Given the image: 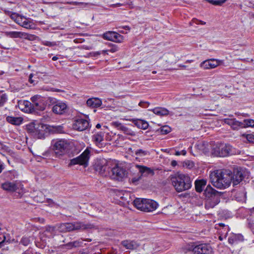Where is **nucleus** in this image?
Here are the masks:
<instances>
[{
  "instance_id": "nucleus-1",
  "label": "nucleus",
  "mask_w": 254,
  "mask_h": 254,
  "mask_svg": "<svg viewBox=\"0 0 254 254\" xmlns=\"http://www.w3.org/2000/svg\"><path fill=\"white\" fill-rule=\"evenodd\" d=\"M211 184L218 189H225L231 183V171L229 170H217L209 175Z\"/></svg>"
},
{
  "instance_id": "nucleus-2",
  "label": "nucleus",
  "mask_w": 254,
  "mask_h": 254,
  "mask_svg": "<svg viewBox=\"0 0 254 254\" xmlns=\"http://www.w3.org/2000/svg\"><path fill=\"white\" fill-rule=\"evenodd\" d=\"M171 181L175 190L178 192L188 190L191 187V180L188 175L180 174L171 176Z\"/></svg>"
},
{
  "instance_id": "nucleus-3",
  "label": "nucleus",
  "mask_w": 254,
  "mask_h": 254,
  "mask_svg": "<svg viewBox=\"0 0 254 254\" xmlns=\"http://www.w3.org/2000/svg\"><path fill=\"white\" fill-rule=\"evenodd\" d=\"M133 205L141 211L152 212L156 209L158 204L152 199L136 198L133 200Z\"/></svg>"
},
{
  "instance_id": "nucleus-4",
  "label": "nucleus",
  "mask_w": 254,
  "mask_h": 254,
  "mask_svg": "<svg viewBox=\"0 0 254 254\" xmlns=\"http://www.w3.org/2000/svg\"><path fill=\"white\" fill-rule=\"evenodd\" d=\"M207 192L208 199L205 204L206 208H213L219 203L222 193L212 188L207 189L205 193Z\"/></svg>"
},
{
  "instance_id": "nucleus-5",
  "label": "nucleus",
  "mask_w": 254,
  "mask_h": 254,
  "mask_svg": "<svg viewBox=\"0 0 254 254\" xmlns=\"http://www.w3.org/2000/svg\"><path fill=\"white\" fill-rule=\"evenodd\" d=\"M69 145V143L65 140L60 139L53 141V149L56 156L60 157L68 151Z\"/></svg>"
},
{
  "instance_id": "nucleus-6",
  "label": "nucleus",
  "mask_w": 254,
  "mask_h": 254,
  "mask_svg": "<svg viewBox=\"0 0 254 254\" xmlns=\"http://www.w3.org/2000/svg\"><path fill=\"white\" fill-rule=\"evenodd\" d=\"M127 172L123 167L116 165L112 169L110 174V178L116 181H122L127 177Z\"/></svg>"
},
{
  "instance_id": "nucleus-7",
  "label": "nucleus",
  "mask_w": 254,
  "mask_h": 254,
  "mask_svg": "<svg viewBox=\"0 0 254 254\" xmlns=\"http://www.w3.org/2000/svg\"><path fill=\"white\" fill-rule=\"evenodd\" d=\"M90 150L89 148H87L80 156L71 159L69 165L79 164L85 167H87L90 158Z\"/></svg>"
},
{
  "instance_id": "nucleus-8",
  "label": "nucleus",
  "mask_w": 254,
  "mask_h": 254,
  "mask_svg": "<svg viewBox=\"0 0 254 254\" xmlns=\"http://www.w3.org/2000/svg\"><path fill=\"white\" fill-rule=\"evenodd\" d=\"M1 188L4 190L9 192H17L19 194L23 192V185L17 181H6L1 185Z\"/></svg>"
},
{
  "instance_id": "nucleus-9",
  "label": "nucleus",
  "mask_w": 254,
  "mask_h": 254,
  "mask_svg": "<svg viewBox=\"0 0 254 254\" xmlns=\"http://www.w3.org/2000/svg\"><path fill=\"white\" fill-rule=\"evenodd\" d=\"M232 146L229 144L217 145L213 147L212 153L213 155L218 157H226L231 154Z\"/></svg>"
},
{
  "instance_id": "nucleus-10",
  "label": "nucleus",
  "mask_w": 254,
  "mask_h": 254,
  "mask_svg": "<svg viewBox=\"0 0 254 254\" xmlns=\"http://www.w3.org/2000/svg\"><path fill=\"white\" fill-rule=\"evenodd\" d=\"M49 102L54 105L52 108V111L54 113L63 115L66 112L67 106L64 102L51 97H49Z\"/></svg>"
},
{
  "instance_id": "nucleus-11",
  "label": "nucleus",
  "mask_w": 254,
  "mask_h": 254,
  "mask_svg": "<svg viewBox=\"0 0 254 254\" xmlns=\"http://www.w3.org/2000/svg\"><path fill=\"white\" fill-rule=\"evenodd\" d=\"M189 250L195 254H211L213 252L210 245L205 243L192 245Z\"/></svg>"
},
{
  "instance_id": "nucleus-12",
  "label": "nucleus",
  "mask_w": 254,
  "mask_h": 254,
  "mask_svg": "<svg viewBox=\"0 0 254 254\" xmlns=\"http://www.w3.org/2000/svg\"><path fill=\"white\" fill-rule=\"evenodd\" d=\"M246 171L242 168H237L231 172V183L233 185H237L244 179L246 176Z\"/></svg>"
},
{
  "instance_id": "nucleus-13",
  "label": "nucleus",
  "mask_w": 254,
  "mask_h": 254,
  "mask_svg": "<svg viewBox=\"0 0 254 254\" xmlns=\"http://www.w3.org/2000/svg\"><path fill=\"white\" fill-rule=\"evenodd\" d=\"M223 64L222 60L212 59L203 61L200 64V66L204 69H210L215 68Z\"/></svg>"
},
{
  "instance_id": "nucleus-14",
  "label": "nucleus",
  "mask_w": 254,
  "mask_h": 254,
  "mask_svg": "<svg viewBox=\"0 0 254 254\" xmlns=\"http://www.w3.org/2000/svg\"><path fill=\"white\" fill-rule=\"evenodd\" d=\"M95 169L103 176H107L108 175L110 176L111 170L105 160L96 163L95 165Z\"/></svg>"
},
{
  "instance_id": "nucleus-15",
  "label": "nucleus",
  "mask_w": 254,
  "mask_h": 254,
  "mask_svg": "<svg viewBox=\"0 0 254 254\" xmlns=\"http://www.w3.org/2000/svg\"><path fill=\"white\" fill-rule=\"evenodd\" d=\"M103 37L104 39L117 43H121L124 40V37L122 35L113 31H108L105 33L103 35Z\"/></svg>"
},
{
  "instance_id": "nucleus-16",
  "label": "nucleus",
  "mask_w": 254,
  "mask_h": 254,
  "mask_svg": "<svg viewBox=\"0 0 254 254\" xmlns=\"http://www.w3.org/2000/svg\"><path fill=\"white\" fill-rule=\"evenodd\" d=\"M89 125V122L83 119H77L73 125L74 129L79 130L83 131L88 128Z\"/></svg>"
},
{
  "instance_id": "nucleus-17",
  "label": "nucleus",
  "mask_w": 254,
  "mask_h": 254,
  "mask_svg": "<svg viewBox=\"0 0 254 254\" xmlns=\"http://www.w3.org/2000/svg\"><path fill=\"white\" fill-rule=\"evenodd\" d=\"M15 21L16 23L21 26L27 29H33L34 28V24L32 22L28 20L26 18L21 16L16 17Z\"/></svg>"
},
{
  "instance_id": "nucleus-18",
  "label": "nucleus",
  "mask_w": 254,
  "mask_h": 254,
  "mask_svg": "<svg viewBox=\"0 0 254 254\" xmlns=\"http://www.w3.org/2000/svg\"><path fill=\"white\" fill-rule=\"evenodd\" d=\"M135 167L138 169L139 173L141 178L143 177H148L149 176H152L154 174L153 170L146 166L136 165Z\"/></svg>"
},
{
  "instance_id": "nucleus-19",
  "label": "nucleus",
  "mask_w": 254,
  "mask_h": 254,
  "mask_svg": "<svg viewBox=\"0 0 254 254\" xmlns=\"http://www.w3.org/2000/svg\"><path fill=\"white\" fill-rule=\"evenodd\" d=\"M121 245L126 249L133 250L140 246V244L134 240H126L121 242Z\"/></svg>"
},
{
  "instance_id": "nucleus-20",
  "label": "nucleus",
  "mask_w": 254,
  "mask_h": 254,
  "mask_svg": "<svg viewBox=\"0 0 254 254\" xmlns=\"http://www.w3.org/2000/svg\"><path fill=\"white\" fill-rule=\"evenodd\" d=\"M223 122L225 124L231 126L234 130H238L239 128H242V127H244L242 122H239L235 119H224Z\"/></svg>"
},
{
  "instance_id": "nucleus-21",
  "label": "nucleus",
  "mask_w": 254,
  "mask_h": 254,
  "mask_svg": "<svg viewBox=\"0 0 254 254\" xmlns=\"http://www.w3.org/2000/svg\"><path fill=\"white\" fill-rule=\"evenodd\" d=\"M72 223L73 231L91 229L94 227V226L91 224H85L82 222L77 221Z\"/></svg>"
},
{
  "instance_id": "nucleus-22",
  "label": "nucleus",
  "mask_w": 254,
  "mask_h": 254,
  "mask_svg": "<svg viewBox=\"0 0 254 254\" xmlns=\"http://www.w3.org/2000/svg\"><path fill=\"white\" fill-rule=\"evenodd\" d=\"M48 102H49V98H44L40 101H38L35 104H32L33 112L35 111H44L46 109Z\"/></svg>"
},
{
  "instance_id": "nucleus-23",
  "label": "nucleus",
  "mask_w": 254,
  "mask_h": 254,
  "mask_svg": "<svg viewBox=\"0 0 254 254\" xmlns=\"http://www.w3.org/2000/svg\"><path fill=\"white\" fill-rule=\"evenodd\" d=\"M117 195L125 203L127 204H133V200L131 197V194L128 192L118 191Z\"/></svg>"
},
{
  "instance_id": "nucleus-24",
  "label": "nucleus",
  "mask_w": 254,
  "mask_h": 254,
  "mask_svg": "<svg viewBox=\"0 0 254 254\" xmlns=\"http://www.w3.org/2000/svg\"><path fill=\"white\" fill-rule=\"evenodd\" d=\"M235 199L240 202H244L246 199V192L244 188L241 189L240 190L237 191L234 195Z\"/></svg>"
},
{
  "instance_id": "nucleus-25",
  "label": "nucleus",
  "mask_w": 254,
  "mask_h": 254,
  "mask_svg": "<svg viewBox=\"0 0 254 254\" xmlns=\"http://www.w3.org/2000/svg\"><path fill=\"white\" fill-rule=\"evenodd\" d=\"M87 105L92 108H98L101 106V100L97 98H90L86 102Z\"/></svg>"
},
{
  "instance_id": "nucleus-26",
  "label": "nucleus",
  "mask_w": 254,
  "mask_h": 254,
  "mask_svg": "<svg viewBox=\"0 0 254 254\" xmlns=\"http://www.w3.org/2000/svg\"><path fill=\"white\" fill-rule=\"evenodd\" d=\"M59 229L60 232H67L73 231V223H65L61 224Z\"/></svg>"
},
{
  "instance_id": "nucleus-27",
  "label": "nucleus",
  "mask_w": 254,
  "mask_h": 254,
  "mask_svg": "<svg viewBox=\"0 0 254 254\" xmlns=\"http://www.w3.org/2000/svg\"><path fill=\"white\" fill-rule=\"evenodd\" d=\"M133 123L138 128L142 129H147L149 126L147 122L139 119L133 120Z\"/></svg>"
},
{
  "instance_id": "nucleus-28",
  "label": "nucleus",
  "mask_w": 254,
  "mask_h": 254,
  "mask_svg": "<svg viewBox=\"0 0 254 254\" xmlns=\"http://www.w3.org/2000/svg\"><path fill=\"white\" fill-rule=\"evenodd\" d=\"M206 185V181L205 180H197L195 182L196 191L198 192H201Z\"/></svg>"
},
{
  "instance_id": "nucleus-29",
  "label": "nucleus",
  "mask_w": 254,
  "mask_h": 254,
  "mask_svg": "<svg viewBox=\"0 0 254 254\" xmlns=\"http://www.w3.org/2000/svg\"><path fill=\"white\" fill-rule=\"evenodd\" d=\"M6 121L12 125L17 126L22 123L23 120L21 118L8 116L6 117Z\"/></svg>"
},
{
  "instance_id": "nucleus-30",
  "label": "nucleus",
  "mask_w": 254,
  "mask_h": 254,
  "mask_svg": "<svg viewBox=\"0 0 254 254\" xmlns=\"http://www.w3.org/2000/svg\"><path fill=\"white\" fill-rule=\"evenodd\" d=\"M152 112L156 115L163 116L169 114V111L164 108L157 107L152 110Z\"/></svg>"
},
{
  "instance_id": "nucleus-31",
  "label": "nucleus",
  "mask_w": 254,
  "mask_h": 254,
  "mask_svg": "<svg viewBox=\"0 0 254 254\" xmlns=\"http://www.w3.org/2000/svg\"><path fill=\"white\" fill-rule=\"evenodd\" d=\"M23 32L18 31H6L5 35L11 38H22Z\"/></svg>"
},
{
  "instance_id": "nucleus-32",
  "label": "nucleus",
  "mask_w": 254,
  "mask_h": 254,
  "mask_svg": "<svg viewBox=\"0 0 254 254\" xmlns=\"http://www.w3.org/2000/svg\"><path fill=\"white\" fill-rule=\"evenodd\" d=\"M104 133L102 132H98L93 135L92 138L94 141L98 144L103 140Z\"/></svg>"
},
{
  "instance_id": "nucleus-33",
  "label": "nucleus",
  "mask_w": 254,
  "mask_h": 254,
  "mask_svg": "<svg viewBox=\"0 0 254 254\" xmlns=\"http://www.w3.org/2000/svg\"><path fill=\"white\" fill-rule=\"evenodd\" d=\"M122 131L126 134L134 136L136 135L135 132L133 131L131 129L128 127L124 126L122 128Z\"/></svg>"
},
{
  "instance_id": "nucleus-34",
  "label": "nucleus",
  "mask_w": 254,
  "mask_h": 254,
  "mask_svg": "<svg viewBox=\"0 0 254 254\" xmlns=\"http://www.w3.org/2000/svg\"><path fill=\"white\" fill-rule=\"evenodd\" d=\"M242 124L244 127H242V128L247 127H254V120L245 119L244 120V122H242Z\"/></svg>"
},
{
  "instance_id": "nucleus-35",
  "label": "nucleus",
  "mask_w": 254,
  "mask_h": 254,
  "mask_svg": "<svg viewBox=\"0 0 254 254\" xmlns=\"http://www.w3.org/2000/svg\"><path fill=\"white\" fill-rule=\"evenodd\" d=\"M135 155L138 157H143L148 155V152L147 150L139 149L135 151Z\"/></svg>"
},
{
  "instance_id": "nucleus-36",
  "label": "nucleus",
  "mask_w": 254,
  "mask_h": 254,
  "mask_svg": "<svg viewBox=\"0 0 254 254\" xmlns=\"http://www.w3.org/2000/svg\"><path fill=\"white\" fill-rule=\"evenodd\" d=\"M7 100V96L3 92H0V107L3 106Z\"/></svg>"
},
{
  "instance_id": "nucleus-37",
  "label": "nucleus",
  "mask_w": 254,
  "mask_h": 254,
  "mask_svg": "<svg viewBox=\"0 0 254 254\" xmlns=\"http://www.w3.org/2000/svg\"><path fill=\"white\" fill-rule=\"evenodd\" d=\"M66 3L74 5L79 6L81 7H85L88 5V3H87L78 1H68Z\"/></svg>"
},
{
  "instance_id": "nucleus-38",
  "label": "nucleus",
  "mask_w": 254,
  "mask_h": 254,
  "mask_svg": "<svg viewBox=\"0 0 254 254\" xmlns=\"http://www.w3.org/2000/svg\"><path fill=\"white\" fill-rule=\"evenodd\" d=\"M171 130V127L168 126H164L160 128V132L163 134H166Z\"/></svg>"
},
{
  "instance_id": "nucleus-39",
  "label": "nucleus",
  "mask_w": 254,
  "mask_h": 254,
  "mask_svg": "<svg viewBox=\"0 0 254 254\" xmlns=\"http://www.w3.org/2000/svg\"><path fill=\"white\" fill-rule=\"evenodd\" d=\"M81 242L79 241H74L73 242H70L65 245L66 247L68 248H73L79 247L81 245Z\"/></svg>"
},
{
  "instance_id": "nucleus-40",
  "label": "nucleus",
  "mask_w": 254,
  "mask_h": 254,
  "mask_svg": "<svg viewBox=\"0 0 254 254\" xmlns=\"http://www.w3.org/2000/svg\"><path fill=\"white\" fill-rule=\"evenodd\" d=\"M55 227L52 226H47L45 227V230L44 232L45 233H49L50 234V236H52L55 232Z\"/></svg>"
},
{
  "instance_id": "nucleus-41",
  "label": "nucleus",
  "mask_w": 254,
  "mask_h": 254,
  "mask_svg": "<svg viewBox=\"0 0 254 254\" xmlns=\"http://www.w3.org/2000/svg\"><path fill=\"white\" fill-rule=\"evenodd\" d=\"M23 105L25 106L26 111L33 112L32 103L28 101H24Z\"/></svg>"
},
{
  "instance_id": "nucleus-42",
  "label": "nucleus",
  "mask_w": 254,
  "mask_h": 254,
  "mask_svg": "<svg viewBox=\"0 0 254 254\" xmlns=\"http://www.w3.org/2000/svg\"><path fill=\"white\" fill-rule=\"evenodd\" d=\"M43 98H44V97H42L38 95H36L32 97L31 98V100L32 102V104H35V103H37L38 101H40Z\"/></svg>"
},
{
  "instance_id": "nucleus-43",
  "label": "nucleus",
  "mask_w": 254,
  "mask_h": 254,
  "mask_svg": "<svg viewBox=\"0 0 254 254\" xmlns=\"http://www.w3.org/2000/svg\"><path fill=\"white\" fill-rule=\"evenodd\" d=\"M183 166L187 168L190 169L193 167L194 163L192 161L190 160H187L184 162Z\"/></svg>"
},
{
  "instance_id": "nucleus-44",
  "label": "nucleus",
  "mask_w": 254,
  "mask_h": 254,
  "mask_svg": "<svg viewBox=\"0 0 254 254\" xmlns=\"http://www.w3.org/2000/svg\"><path fill=\"white\" fill-rule=\"evenodd\" d=\"M22 38L28 39L29 40H33L35 39V35L29 34L23 32Z\"/></svg>"
},
{
  "instance_id": "nucleus-45",
  "label": "nucleus",
  "mask_w": 254,
  "mask_h": 254,
  "mask_svg": "<svg viewBox=\"0 0 254 254\" xmlns=\"http://www.w3.org/2000/svg\"><path fill=\"white\" fill-rule=\"evenodd\" d=\"M30 239L27 237H23L20 243H21L24 246H27L30 244Z\"/></svg>"
},
{
  "instance_id": "nucleus-46",
  "label": "nucleus",
  "mask_w": 254,
  "mask_h": 254,
  "mask_svg": "<svg viewBox=\"0 0 254 254\" xmlns=\"http://www.w3.org/2000/svg\"><path fill=\"white\" fill-rule=\"evenodd\" d=\"M247 140L250 143H254V134H248L246 135Z\"/></svg>"
},
{
  "instance_id": "nucleus-47",
  "label": "nucleus",
  "mask_w": 254,
  "mask_h": 254,
  "mask_svg": "<svg viewBox=\"0 0 254 254\" xmlns=\"http://www.w3.org/2000/svg\"><path fill=\"white\" fill-rule=\"evenodd\" d=\"M54 131L57 133H63L64 132L63 127L62 126H56L53 127Z\"/></svg>"
},
{
  "instance_id": "nucleus-48",
  "label": "nucleus",
  "mask_w": 254,
  "mask_h": 254,
  "mask_svg": "<svg viewBox=\"0 0 254 254\" xmlns=\"http://www.w3.org/2000/svg\"><path fill=\"white\" fill-rule=\"evenodd\" d=\"M149 103L146 101H140L138 105L142 108H146L149 105Z\"/></svg>"
},
{
  "instance_id": "nucleus-49",
  "label": "nucleus",
  "mask_w": 254,
  "mask_h": 254,
  "mask_svg": "<svg viewBox=\"0 0 254 254\" xmlns=\"http://www.w3.org/2000/svg\"><path fill=\"white\" fill-rule=\"evenodd\" d=\"M113 125L114 127L120 130H122V128L124 126V125H123L121 123L118 122H113Z\"/></svg>"
},
{
  "instance_id": "nucleus-50",
  "label": "nucleus",
  "mask_w": 254,
  "mask_h": 254,
  "mask_svg": "<svg viewBox=\"0 0 254 254\" xmlns=\"http://www.w3.org/2000/svg\"><path fill=\"white\" fill-rule=\"evenodd\" d=\"M43 45L47 46L52 47L56 45V43L55 42H51L50 41H43L42 42Z\"/></svg>"
},
{
  "instance_id": "nucleus-51",
  "label": "nucleus",
  "mask_w": 254,
  "mask_h": 254,
  "mask_svg": "<svg viewBox=\"0 0 254 254\" xmlns=\"http://www.w3.org/2000/svg\"><path fill=\"white\" fill-rule=\"evenodd\" d=\"M186 151L185 150H183L181 151H176V153H175V155H177V156H179V155H185L186 154Z\"/></svg>"
},
{
  "instance_id": "nucleus-52",
  "label": "nucleus",
  "mask_w": 254,
  "mask_h": 254,
  "mask_svg": "<svg viewBox=\"0 0 254 254\" xmlns=\"http://www.w3.org/2000/svg\"><path fill=\"white\" fill-rule=\"evenodd\" d=\"M34 220L36 222H39L41 223H44L45 222V220L44 219L42 218H34Z\"/></svg>"
},
{
  "instance_id": "nucleus-53",
  "label": "nucleus",
  "mask_w": 254,
  "mask_h": 254,
  "mask_svg": "<svg viewBox=\"0 0 254 254\" xmlns=\"http://www.w3.org/2000/svg\"><path fill=\"white\" fill-rule=\"evenodd\" d=\"M141 179V177L140 176H139L138 177H133L132 179V183L136 182L138 181L139 180H140Z\"/></svg>"
},
{
  "instance_id": "nucleus-54",
  "label": "nucleus",
  "mask_w": 254,
  "mask_h": 254,
  "mask_svg": "<svg viewBox=\"0 0 254 254\" xmlns=\"http://www.w3.org/2000/svg\"><path fill=\"white\" fill-rule=\"evenodd\" d=\"M33 74L31 73L29 76V81L30 83L34 84V81L32 79Z\"/></svg>"
},
{
  "instance_id": "nucleus-55",
  "label": "nucleus",
  "mask_w": 254,
  "mask_h": 254,
  "mask_svg": "<svg viewBox=\"0 0 254 254\" xmlns=\"http://www.w3.org/2000/svg\"><path fill=\"white\" fill-rule=\"evenodd\" d=\"M5 241V237L3 236V238L1 241H0V249L3 246V243Z\"/></svg>"
},
{
  "instance_id": "nucleus-56",
  "label": "nucleus",
  "mask_w": 254,
  "mask_h": 254,
  "mask_svg": "<svg viewBox=\"0 0 254 254\" xmlns=\"http://www.w3.org/2000/svg\"><path fill=\"white\" fill-rule=\"evenodd\" d=\"M171 164L173 167H175L177 165V162L175 160H173L172 161Z\"/></svg>"
},
{
  "instance_id": "nucleus-57",
  "label": "nucleus",
  "mask_w": 254,
  "mask_h": 254,
  "mask_svg": "<svg viewBox=\"0 0 254 254\" xmlns=\"http://www.w3.org/2000/svg\"><path fill=\"white\" fill-rule=\"evenodd\" d=\"M197 21H198V23H196L197 24H201L204 25L206 23L205 22H204L203 21H201V20H199V21L197 20Z\"/></svg>"
},
{
  "instance_id": "nucleus-58",
  "label": "nucleus",
  "mask_w": 254,
  "mask_h": 254,
  "mask_svg": "<svg viewBox=\"0 0 254 254\" xmlns=\"http://www.w3.org/2000/svg\"><path fill=\"white\" fill-rule=\"evenodd\" d=\"M4 169V166L2 165H0V173L2 172Z\"/></svg>"
},
{
  "instance_id": "nucleus-59",
  "label": "nucleus",
  "mask_w": 254,
  "mask_h": 254,
  "mask_svg": "<svg viewBox=\"0 0 254 254\" xmlns=\"http://www.w3.org/2000/svg\"><path fill=\"white\" fill-rule=\"evenodd\" d=\"M58 57L57 56H54L53 58H52V60L53 61H56L58 59Z\"/></svg>"
},
{
  "instance_id": "nucleus-60",
  "label": "nucleus",
  "mask_w": 254,
  "mask_h": 254,
  "mask_svg": "<svg viewBox=\"0 0 254 254\" xmlns=\"http://www.w3.org/2000/svg\"><path fill=\"white\" fill-rule=\"evenodd\" d=\"M251 226L254 229V219L252 221V222L251 223Z\"/></svg>"
},
{
  "instance_id": "nucleus-61",
  "label": "nucleus",
  "mask_w": 254,
  "mask_h": 254,
  "mask_svg": "<svg viewBox=\"0 0 254 254\" xmlns=\"http://www.w3.org/2000/svg\"><path fill=\"white\" fill-rule=\"evenodd\" d=\"M123 28L125 29L129 30L130 29L129 27L128 26H125L123 27Z\"/></svg>"
},
{
  "instance_id": "nucleus-62",
  "label": "nucleus",
  "mask_w": 254,
  "mask_h": 254,
  "mask_svg": "<svg viewBox=\"0 0 254 254\" xmlns=\"http://www.w3.org/2000/svg\"><path fill=\"white\" fill-rule=\"evenodd\" d=\"M179 67H182V68H186L187 66L183 64H180L179 65Z\"/></svg>"
},
{
  "instance_id": "nucleus-63",
  "label": "nucleus",
  "mask_w": 254,
  "mask_h": 254,
  "mask_svg": "<svg viewBox=\"0 0 254 254\" xmlns=\"http://www.w3.org/2000/svg\"><path fill=\"white\" fill-rule=\"evenodd\" d=\"M9 174H10V172H6L4 173L3 174L5 175V176H8Z\"/></svg>"
},
{
  "instance_id": "nucleus-64",
  "label": "nucleus",
  "mask_w": 254,
  "mask_h": 254,
  "mask_svg": "<svg viewBox=\"0 0 254 254\" xmlns=\"http://www.w3.org/2000/svg\"><path fill=\"white\" fill-rule=\"evenodd\" d=\"M96 127L97 128H100V127H101V125H100V124H98L96 125Z\"/></svg>"
}]
</instances>
